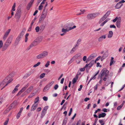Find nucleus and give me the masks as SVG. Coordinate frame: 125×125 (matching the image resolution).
<instances>
[{
    "instance_id": "obj_1",
    "label": "nucleus",
    "mask_w": 125,
    "mask_h": 125,
    "mask_svg": "<svg viewBox=\"0 0 125 125\" xmlns=\"http://www.w3.org/2000/svg\"><path fill=\"white\" fill-rule=\"evenodd\" d=\"M26 30V29L25 28H24L22 30L20 34L17 38L14 43V45L15 46H16L18 44L21 39L22 37L24 34Z\"/></svg>"
},
{
    "instance_id": "obj_2",
    "label": "nucleus",
    "mask_w": 125,
    "mask_h": 125,
    "mask_svg": "<svg viewBox=\"0 0 125 125\" xmlns=\"http://www.w3.org/2000/svg\"><path fill=\"white\" fill-rule=\"evenodd\" d=\"M11 75L10 74L8 76V77H7L5 78V79L3 81L2 83L3 82V83H4V84H5V83H6L7 82V81L8 80V81L7 82V83L6 84V85L3 86V88L1 89V90H2L6 86H7L8 84L9 83H10L13 80V79L11 78Z\"/></svg>"
},
{
    "instance_id": "obj_3",
    "label": "nucleus",
    "mask_w": 125,
    "mask_h": 125,
    "mask_svg": "<svg viewBox=\"0 0 125 125\" xmlns=\"http://www.w3.org/2000/svg\"><path fill=\"white\" fill-rule=\"evenodd\" d=\"M109 74V71H101L99 74L98 75V79H99V78L102 79V77L104 76L107 77Z\"/></svg>"
},
{
    "instance_id": "obj_4",
    "label": "nucleus",
    "mask_w": 125,
    "mask_h": 125,
    "mask_svg": "<svg viewBox=\"0 0 125 125\" xmlns=\"http://www.w3.org/2000/svg\"><path fill=\"white\" fill-rule=\"evenodd\" d=\"M94 62L93 61H91L89 63L86 64L83 68H81L80 70H85V69L86 70H89L94 64Z\"/></svg>"
},
{
    "instance_id": "obj_5",
    "label": "nucleus",
    "mask_w": 125,
    "mask_h": 125,
    "mask_svg": "<svg viewBox=\"0 0 125 125\" xmlns=\"http://www.w3.org/2000/svg\"><path fill=\"white\" fill-rule=\"evenodd\" d=\"M48 52L46 51H44L38 55L36 57L38 59H42L47 57L48 55Z\"/></svg>"
},
{
    "instance_id": "obj_6",
    "label": "nucleus",
    "mask_w": 125,
    "mask_h": 125,
    "mask_svg": "<svg viewBox=\"0 0 125 125\" xmlns=\"http://www.w3.org/2000/svg\"><path fill=\"white\" fill-rule=\"evenodd\" d=\"M21 10L20 9H18L15 16V18L18 20L19 19L21 15Z\"/></svg>"
},
{
    "instance_id": "obj_7",
    "label": "nucleus",
    "mask_w": 125,
    "mask_h": 125,
    "mask_svg": "<svg viewBox=\"0 0 125 125\" xmlns=\"http://www.w3.org/2000/svg\"><path fill=\"white\" fill-rule=\"evenodd\" d=\"M97 54L96 53H93L91 54L87 58L86 62V63L88 62L89 61L94 58L97 56Z\"/></svg>"
},
{
    "instance_id": "obj_8",
    "label": "nucleus",
    "mask_w": 125,
    "mask_h": 125,
    "mask_svg": "<svg viewBox=\"0 0 125 125\" xmlns=\"http://www.w3.org/2000/svg\"><path fill=\"white\" fill-rule=\"evenodd\" d=\"M29 86L28 83L26 85H25L22 88L19 92L17 94V96H18L19 95L22 93V92L24 91L26 88L28 87Z\"/></svg>"
},
{
    "instance_id": "obj_9",
    "label": "nucleus",
    "mask_w": 125,
    "mask_h": 125,
    "mask_svg": "<svg viewBox=\"0 0 125 125\" xmlns=\"http://www.w3.org/2000/svg\"><path fill=\"white\" fill-rule=\"evenodd\" d=\"M38 44L34 40L32 42L31 44L26 49L27 50H29L32 47L36 46Z\"/></svg>"
},
{
    "instance_id": "obj_10",
    "label": "nucleus",
    "mask_w": 125,
    "mask_h": 125,
    "mask_svg": "<svg viewBox=\"0 0 125 125\" xmlns=\"http://www.w3.org/2000/svg\"><path fill=\"white\" fill-rule=\"evenodd\" d=\"M64 27L66 29H65L64 28H63L62 29V32L64 33H65L66 32H67L69 31L70 30L75 28L76 27V26L74 25L73 27V28H70V29H67V28H66L65 26Z\"/></svg>"
},
{
    "instance_id": "obj_11",
    "label": "nucleus",
    "mask_w": 125,
    "mask_h": 125,
    "mask_svg": "<svg viewBox=\"0 0 125 125\" xmlns=\"http://www.w3.org/2000/svg\"><path fill=\"white\" fill-rule=\"evenodd\" d=\"M46 22L44 21L42 25H41L40 28V31H42L45 29L46 25Z\"/></svg>"
},
{
    "instance_id": "obj_12",
    "label": "nucleus",
    "mask_w": 125,
    "mask_h": 125,
    "mask_svg": "<svg viewBox=\"0 0 125 125\" xmlns=\"http://www.w3.org/2000/svg\"><path fill=\"white\" fill-rule=\"evenodd\" d=\"M10 31V29H9L5 33L3 37V39L4 40H5L7 37Z\"/></svg>"
},
{
    "instance_id": "obj_13",
    "label": "nucleus",
    "mask_w": 125,
    "mask_h": 125,
    "mask_svg": "<svg viewBox=\"0 0 125 125\" xmlns=\"http://www.w3.org/2000/svg\"><path fill=\"white\" fill-rule=\"evenodd\" d=\"M79 45V44H78L77 42V44L75 46L73 47L72 50H71L70 53H72L74 52L77 49V48Z\"/></svg>"
},
{
    "instance_id": "obj_14",
    "label": "nucleus",
    "mask_w": 125,
    "mask_h": 125,
    "mask_svg": "<svg viewBox=\"0 0 125 125\" xmlns=\"http://www.w3.org/2000/svg\"><path fill=\"white\" fill-rule=\"evenodd\" d=\"M42 37L41 36H40L37 37L35 40L37 43L38 44L42 41Z\"/></svg>"
},
{
    "instance_id": "obj_15",
    "label": "nucleus",
    "mask_w": 125,
    "mask_h": 125,
    "mask_svg": "<svg viewBox=\"0 0 125 125\" xmlns=\"http://www.w3.org/2000/svg\"><path fill=\"white\" fill-rule=\"evenodd\" d=\"M121 18L119 17L118 18V19L116 23V25L117 27L119 28L120 27L121 22Z\"/></svg>"
},
{
    "instance_id": "obj_16",
    "label": "nucleus",
    "mask_w": 125,
    "mask_h": 125,
    "mask_svg": "<svg viewBox=\"0 0 125 125\" xmlns=\"http://www.w3.org/2000/svg\"><path fill=\"white\" fill-rule=\"evenodd\" d=\"M74 25L73 23L72 22H70L69 23H67L66 24L65 26L66 27V28H69L70 29V28H73L71 26Z\"/></svg>"
},
{
    "instance_id": "obj_17",
    "label": "nucleus",
    "mask_w": 125,
    "mask_h": 125,
    "mask_svg": "<svg viewBox=\"0 0 125 125\" xmlns=\"http://www.w3.org/2000/svg\"><path fill=\"white\" fill-rule=\"evenodd\" d=\"M34 0H31L30 2L29 3L28 5L27 6V9L29 10L31 7V6L34 1Z\"/></svg>"
},
{
    "instance_id": "obj_18",
    "label": "nucleus",
    "mask_w": 125,
    "mask_h": 125,
    "mask_svg": "<svg viewBox=\"0 0 125 125\" xmlns=\"http://www.w3.org/2000/svg\"><path fill=\"white\" fill-rule=\"evenodd\" d=\"M38 104H34L31 107V111H33L36 109L38 106Z\"/></svg>"
},
{
    "instance_id": "obj_19",
    "label": "nucleus",
    "mask_w": 125,
    "mask_h": 125,
    "mask_svg": "<svg viewBox=\"0 0 125 125\" xmlns=\"http://www.w3.org/2000/svg\"><path fill=\"white\" fill-rule=\"evenodd\" d=\"M106 38L105 35H103L100 37L98 39V41L99 42H101L103 41V39H105Z\"/></svg>"
},
{
    "instance_id": "obj_20",
    "label": "nucleus",
    "mask_w": 125,
    "mask_h": 125,
    "mask_svg": "<svg viewBox=\"0 0 125 125\" xmlns=\"http://www.w3.org/2000/svg\"><path fill=\"white\" fill-rule=\"evenodd\" d=\"M33 87L32 86H30L29 88L26 90L25 92L28 94L32 90L33 88Z\"/></svg>"
},
{
    "instance_id": "obj_21",
    "label": "nucleus",
    "mask_w": 125,
    "mask_h": 125,
    "mask_svg": "<svg viewBox=\"0 0 125 125\" xmlns=\"http://www.w3.org/2000/svg\"><path fill=\"white\" fill-rule=\"evenodd\" d=\"M122 5L123 4L122 3H121L118 2L115 6V7L116 9H119L121 7Z\"/></svg>"
},
{
    "instance_id": "obj_22",
    "label": "nucleus",
    "mask_w": 125,
    "mask_h": 125,
    "mask_svg": "<svg viewBox=\"0 0 125 125\" xmlns=\"http://www.w3.org/2000/svg\"><path fill=\"white\" fill-rule=\"evenodd\" d=\"M87 18L89 20H91L94 19L92 13L89 14L87 16Z\"/></svg>"
},
{
    "instance_id": "obj_23",
    "label": "nucleus",
    "mask_w": 125,
    "mask_h": 125,
    "mask_svg": "<svg viewBox=\"0 0 125 125\" xmlns=\"http://www.w3.org/2000/svg\"><path fill=\"white\" fill-rule=\"evenodd\" d=\"M15 105V104L14 103H12L11 104L10 106L7 109L6 111H7V112H8L11 109L13 108Z\"/></svg>"
},
{
    "instance_id": "obj_24",
    "label": "nucleus",
    "mask_w": 125,
    "mask_h": 125,
    "mask_svg": "<svg viewBox=\"0 0 125 125\" xmlns=\"http://www.w3.org/2000/svg\"><path fill=\"white\" fill-rule=\"evenodd\" d=\"M99 71H98V72H97V73L95 75H94L92 77H91V78L90 79V80L88 81V82L87 84V85H88L89 84V83L92 80H94L95 79V76L98 73H99Z\"/></svg>"
},
{
    "instance_id": "obj_25",
    "label": "nucleus",
    "mask_w": 125,
    "mask_h": 125,
    "mask_svg": "<svg viewBox=\"0 0 125 125\" xmlns=\"http://www.w3.org/2000/svg\"><path fill=\"white\" fill-rule=\"evenodd\" d=\"M46 15L42 13L39 19V21L40 22L42 21L43 20L46 18Z\"/></svg>"
},
{
    "instance_id": "obj_26",
    "label": "nucleus",
    "mask_w": 125,
    "mask_h": 125,
    "mask_svg": "<svg viewBox=\"0 0 125 125\" xmlns=\"http://www.w3.org/2000/svg\"><path fill=\"white\" fill-rule=\"evenodd\" d=\"M13 38V36L12 35L10 36L7 40L6 41L10 43H11V41L12 40Z\"/></svg>"
},
{
    "instance_id": "obj_27",
    "label": "nucleus",
    "mask_w": 125,
    "mask_h": 125,
    "mask_svg": "<svg viewBox=\"0 0 125 125\" xmlns=\"http://www.w3.org/2000/svg\"><path fill=\"white\" fill-rule=\"evenodd\" d=\"M13 38V36L12 35L10 36L7 40L6 41L10 43H11V41L12 40Z\"/></svg>"
},
{
    "instance_id": "obj_28",
    "label": "nucleus",
    "mask_w": 125,
    "mask_h": 125,
    "mask_svg": "<svg viewBox=\"0 0 125 125\" xmlns=\"http://www.w3.org/2000/svg\"><path fill=\"white\" fill-rule=\"evenodd\" d=\"M15 4L16 3H14V5L12 7V9L11 10V16H12L13 15L14 12H13V11H15Z\"/></svg>"
},
{
    "instance_id": "obj_29",
    "label": "nucleus",
    "mask_w": 125,
    "mask_h": 125,
    "mask_svg": "<svg viewBox=\"0 0 125 125\" xmlns=\"http://www.w3.org/2000/svg\"><path fill=\"white\" fill-rule=\"evenodd\" d=\"M106 114L104 113H102L101 114H100L98 116L99 118H100L101 117H104L106 115Z\"/></svg>"
},
{
    "instance_id": "obj_30",
    "label": "nucleus",
    "mask_w": 125,
    "mask_h": 125,
    "mask_svg": "<svg viewBox=\"0 0 125 125\" xmlns=\"http://www.w3.org/2000/svg\"><path fill=\"white\" fill-rule=\"evenodd\" d=\"M113 35V33L112 31H109V34L108 36V38H111Z\"/></svg>"
},
{
    "instance_id": "obj_31",
    "label": "nucleus",
    "mask_w": 125,
    "mask_h": 125,
    "mask_svg": "<svg viewBox=\"0 0 125 125\" xmlns=\"http://www.w3.org/2000/svg\"><path fill=\"white\" fill-rule=\"evenodd\" d=\"M94 19L97 16L99 15L100 13L98 12H95L92 13Z\"/></svg>"
},
{
    "instance_id": "obj_32",
    "label": "nucleus",
    "mask_w": 125,
    "mask_h": 125,
    "mask_svg": "<svg viewBox=\"0 0 125 125\" xmlns=\"http://www.w3.org/2000/svg\"><path fill=\"white\" fill-rule=\"evenodd\" d=\"M50 87V85L47 84L44 88L43 90V91L45 92L48 90L49 88Z\"/></svg>"
},
{
    "instance_id": "obj_33",
    "label": "nucleus",
    "mask_w": 125,
    "mask_h": 125,
    "mask_svg": "<svg viewBox=\"0 0 125 125\" xmlns=\"http://www.w3.org/2000/svg\"><path fill=\"white\" fill-rule=\"evenodd\" d=\"M46 113V112L42 111L40 117L41 118H42L44 117Z\"/></svg>"
},
{
    "instance_id": "obj_34",
    "label": "nucleus",
    "mask_w": 125,
    "mask_h": 125,
    "mask_svg": "<svg viewBox=\"0 0 125 125\" xmlns=\"http://www.w3.org/2000/svg\"><path fill=\"white\" fill-rule=\"evenodd\" d=\"M107 17L105 16L104 15L100 19L99 21V23L102 22Z\"/></svg>"
},
{
    "instance_id": "obj_35",
    "label": "nucleus",
    "mask_w": 125,
    "mask_h": 125,
    "mask_svg": "<svg viewBox=\"0 0 125 125\" xmlns=\"http://www.w3.org/2000/svg\"><path fill=\"white\" fill-rule=\"evenodd\" d=\"M8 47L6 46V45L4 44L2 48V51H3L6 50L8 48Z\"/></svg>"
},
{
    "instance_id": "obj_36",
    "label": "nucleus",
    "mask_w": 125,
    "mask_h": 125,
    "mask_svg": "<svg viewBox=\"0 0 125 125\" xmlns=\"http://www.w3.org/2000/svg\"><path fill=\"white\" fill-rule=\"evenodd\" d=\"M108 52H104L102 56L105 59L108 56Z\"/></svg>"
},
{
    "instance_id": "obj_37",
    "label": "nucleus",
    "mask_w": 125,
    "mask_h": 125,
    "mask_svg": "<svg viewBox=\"0 0 125 125\" xmlns=\"http://www.w3.org/2000/svg\"><path fill=\"white\" fill-rule=\"evenodd\" d=\"M80 11H81V12L77 14V15H80L83 14L85 11V10H80Z\"/></svg>"
},
{
    "instance_id": "obj_38",
    "label": "nucleus",
    "mask_w": 125,
    "mask_h": 125,
    "mask_svg": "<svg viewBox=\"0 0 125 125\" xmlns=\"http://www.w3.org/2000/svg\"><path fill=\"white\" fill-rule=\"evenodd\" d=\"M35 93H31L28 97V98H31L35 94Z\"/></svg>"
},
{
    "instance_id": "obj_39",
    "label": "nucleus",
    "mask_w": 125,
    "mask_h": 125,
    "mask_svg": "<svg viewBox=\"0 0 125 125\" xmlns=\"http://www.w3.org/2000/svg\"><path fill=\"white\" fill-rule=\"evenodd\" d=\"M100 123L101 124V125H104L105 124L104 121L102 120H100L99 121Z\"/></svg>"
},
{
    "instance_id": "obj_40",
    "label": "nucleus",
    "mask_w": 125,
    "mask_h": 125,
    "mask_svg": "<svg viewBox=\"0 0 125 125\" xmlns=\"http://www.w3.org/2000/svg\"><path fill=\"white\" fill-rule=\"evenodd\" d=\"M39 100V97H37L35 99V100L34 101V103L37 104L36 103H38Z\"/></svg>"
},
{
    "instance_id": "obj_41",
    "label": "nucleus",
    "mask_w": 125,
    "mask_h": 125,
    "mask_svg": "<svg viewBox=\"0 0 125 125\" xmlns=\"http://www.w3.org/2000/svg\"><path fill=\"white\" fill-rule=\"evenodd\" d=\"M48 106H46L44 107V108H43V109L42 111L46 112L47 111V110L48 109Z\"/></svg>"
},
{
    "instance_id": "obj_42",
    "label": "nucleus",
    "mask_w": 125,
    "mask_h": 125,
    "mask_svg": "<svg viewBox=\"0 0 125 125\" xmlns=\"http://www.w3.org/2000/svg\"><path fill=\"white\" fill-rule=\"evenodd\" d=\"M110 11H108L106 12L104 15L107 18L110 14Z\"/></svg>"
},
{
    "instance_id": "obj_43",
    "label": "nucleus",
    "mask_w": 125,
    "mask_h": 125,
    "mask_svg": "<svg viewBox=\"0 0 125 125\" xmlns=\"http://www.w3.org/2000/svg\"><path fill=\"white\" fill-rule=\"evenodd\" d=\"M45 74V73H43L40 76V79H42L43 78Z\"/></svg>"
},
{
    "instance_id": "obj_44",
    "label": "nucleus",
    "mask_w": 125,
    "mask_h": 125,
    "mask_svg": "<svg viewBox=\"0 0 125 125\" xmlns=\"http://www.w3.org/2000/svg\"><path fill=\"white\" fill-rule=\"evenodd\" d=\"M123 104H121L120 105L118 106L117 108V110H120L123 107Z\"/></svg>"
},
{
    "instance_id": "obj_45",
    "label": "nucleus",
    "mask_w": 125,
    "mask_h": 125,
    "mask_svg": "<svg viewBox=\"0 0 125 125\" xmlns=\"http://www.w3.org/2000/svg\"><path fill=\"white\" fill-rule=\"evenodd\" d=\"M47 11L48 10H43L42 13L47 15Z\"/></svg>"
},
{
    "instance_id": "obj_46",
    "label": "nucleus",
    "mask_w": 125,
    "mask_h": 125,
    "mask_svg": "<svg viewBox=\"0 0 125 125\" xmlns=\"http://www.w3.org/2000/svg\"><path fill=\"white\" fill-rule=\"evenodd\" d=\"M114 58L113 57H112L111 58V60L110 62V65L111 66L112 65L113 63L114 62Z\"/></svg>"
},
{
    "instance_id": "obj_47",
    "label": "nucleus",
    "mask_w": 125,
    "mask_h": 125,
    "mask_svg": "<svg viewBox=\"0 0 125 125\" xmlns=\"http://www.w3.org/2000/svg\"><path fill=\"white\" fill-rule=\"evenodd\" d=\"M31 74V73H29L26 74L23 77V78L24 79H25L27 77L29 76Z\"/></svg>"
},
{
    "instance_id": "obj_48",
    "label": "nucleus",
    "mask_w": 125,
    "mask_h": 125,
    "mask_svg": "<svg viewBox=\"0 0 125 125\" xmlns=\"http://www.w3.org/2000/svg\"><path fill=\"white\" fill-rule=\"evenodd\" d=\"M21 113L18 112L16 115V117L17 119H18L20 117L21 114Z\"/></svg>"
},
{
    "instance_id": "obj_49",
    "label": "nucleus",
    "mask_w": 125,
    "mask_h": 125,
    "mask_svg": "<svg viewBox=\"0 0 125 125\" xmlns=\"http://www.w3.org/2000/svg\"><path fill=\"white\" fill-rule=\"evenodd\" d=\"M35 30L36 32H38L39 30H40V28L39 26L36 27L35 28Z\"/></svg>"
},
{
    "instance_id": "obj_50",
    "label": "nucleus",
    "mask_w": 125,
    "mask_h": 125,
    "mask_svg": "<svg viewBox=\"0 0 125 125\" xmlns=\"http://www.w3.org/2000/svg\"><path fill=\"white\" fill-rule=\"evenodd\" d=\"M50 62L49 61H48L46 63L45 66L46 67H48L49 65L50 64Z\"/></svg>"
},
{
    "instance_id": "obj_51",
    "label": "nucleus",
    "mask_w": 125,
    "mask_h": 125,
    "mask_svg": "<svg viewBox=\"0 0 125 125\" xmlns=\"http://www.w3.org/2000/svg\"><path fill=\"white\" fill-rule=\"evenodd\" d=\"M43 6L40 4L38 8V10H42L43 8Z\"/></svg>"
},
{
    "instance_id": "obj_52",
    "label": "nucleus",
    "mask_w": 125,
    "mask_h": 125,
    "mask_svg": "<svg viewBox=\"0 0 125 125\" xmlns=\"http://www.w3.org/2000/svg\"><path fill=\"white\" fill-rule=\"evenodd\" d=\"M32 25L31 24V25H30L29 28L28 29V31H31V29H32Z\"/></svg>"
},
{
    "instance_id": "obj_53",
    "label": "nucleus",
    "mask_w": 125,
    "mask_h": 125,
    "mask_svg": "<svg viewBox=\"0 0 125 125\" xmlns=\"http://www.w3.org/2000/svg\"><path fill=\"white\" fill-rule=\"evenodd\" d=\"M3 46V43L1 40L0 41V49Z\"/></svg>"
},
{
    "instance_id": "obj_54",
    "label": "nucleus",
    "mask_w": 125,
    "mask_h": 125,
    "mask_svg": "<svg viewBox=\"0 0 125 125\" xmlns=\"http://www.w3.org/2000/svg\"><path fill=\"white\" fill-rule=\"evenodd\" d=\"M18 90V89L17 88H14V89L12 91V94H14Z\"/></svg>"
},
{
    "instance_id": "obj_55",
    "label": "nucleus",
    "mask_w": 125,
    "mask_h": 125,
    "mask_svg": "<svg viewBox=\"0 0 125 125\" xmlns=\"http://www.w3.org/2000/svg\"><path fill=\"white\" fill-rule=\"evenodd\" d=\"M40 63L41 62H38L37 64L34 65L33 66V67H36L39 65L40 64Z\"/></svg>"
},
{
    "instance_id": "obj_56",
    "label": "nucleus",
    "mask_w": 125,
    "mask_h": 125,
    "mask_svg": "<svg viewBox=\"0 0 125 125\" xmlns=\"http://www.w3.org/2000/svg\"><path fill=\"white\" fill-rule=\"evenodd\" d=\"M77 80V79H76L75 78H74L72 81L73 83L74 84L76 82Z\"/></svg>"
},
{
    "instance_id": "obj_57",
    "label": "nucleus",
    "mask_w": 125,
    "mask_h": 125,
    "mask_svg": "<svg viewBox=\"0 0 125 125\" xmlns=\"http://www.w3.org/2000/svg\"><path fill=\"white\" fill-rule=\"evenodd\" d=\"M10 44V43L6 41L4 44L8 47Z\"/></svg>"
},
{
    "instance_id": "obj_58",
    "label": "nucleus",
    "mask_w": 125,
    "mask_h": 125,
    "mask_svg": "<svg viewBox=\"0 0 125 125\" xmlns=\"http://www.w3.org/2000/svg\"><path fill=\"white\" fill-rule=\"evenodd\" d=\"M99 58L97 57L95 60H93L92 61H93L94 62L93 63H96V61H97L98 60H99Z\"/></svg>"
},
{
    "instance_id": "obj_59",
    "label": "nucleus",
    "mask_w": 125,
    "mask_h": 125,
    "mask_svg": "<svg viewBox=\"0 0 125 125\" xmlns=\"http://www.w3.org/2000/svg\"><path fill=\"white\" fill-rule=\"evenodd\" d=\"M43 99L44 101H46L48 100V97H47L44 96L43 97Z\"/></svg>"
},
{
    "instance_id": "obj_60",
    "label": "nucleus",
    "mask_w": 125,
    "mask_h": 125,
    "mask_svg": "<svg viewBox=\"0 0 125 125\" xmlns=\"http://www.w3.org/2000/svg\"><path fill=\"white\" fill-rule=\"evenodd\" d=\"M58 87V84H56L54 87V88L55 90H57Z\"/></svg>"
},
{
    "instance_id": "obj_61",
    "label": "nucleus",
    "mask_w": 125,
    "mask_h": 125,
    "mask_svg": "<svg viewBox=\"0 0 125 125\" xmlns=\"http://www.w3.org/2000/svg\"><path fill=\"white\" fill-rule=\"evenodd\" d=\"M87 57L86 56H84L83 58V60L84 61H86L87 60Z\"/></svg>"
},
{
    "instance_id": "obj_62",
    "label": "nucleus",
    "mask_w": 125,
    "mask_h": 125,
    "mask_svg": "<svg viewBox=\"0 0 125 125\" xmlns=\"http://www.w3.org/2000/svg\"><path fill=\"white\" fill-rule=\"evenodd\" d=\"M81 122V120H79L77 122L76 125H80Z\"/></svg>"
},
{
    "instance_id": "obj_63",
    "label": "nucleus",
    "mask_w": 125,
    "mask_h": 125,
    "mask_svg": "<svg viewBox=\"0 0 125 125\" xmlns=\"http://www.w3.org/2000/svg\"><path fill=\"white\" fill-rule=\"evenodd\" d=\"M9 120V119H8L4 123V125H7L8 123Z\"/></svg>"
},
{
    "instance_id": "obj_64",
    "label": "nucleus",
    "mask_w": 125,
    "mask_h": 125,
    "mask_svg": "<svg viewBox=\"0 0 125 125\" xmlns=\"http://www.w3.org/2000/svg\"><path fill=\"white\" fill-rule=\"evenodd\" d=\"M67 122V121L65 120H64L63 121L62 125H65Z\"/></svg>"
}]
</instances>
